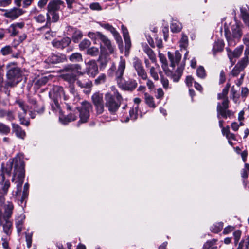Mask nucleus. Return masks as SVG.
Returning a JSON list of instances; mask_svg holds the SVG:
<instances>
[{"instance_id": "obj_1", "label": "nucleus", "mask_w": 249, "mask_h": 249, "mask_svg": "<svg viewBox=\"0 0 249 249\" xmlns=\"http://www.w3.org/2000/svg\"><path fill=\"white\" fill-rule=\"evenodd\" d=\"M125 67V60L123 56H121L117 68H116L115 63H113L108 70V74L110 77H115V80L118 87L122 90L132 91L136 88L138 84L135 79H129L128 80L124 79L123 76Z\"/></svg>"}, {"instance_id": "obj_2", "label": "nucleus", "mask_w": 249, "mask_h": 249, "mask_svg": "<svg viewBox=\"0 0 249 249\" xmlns=\"http://www.w3.org/2000/svg\"><path fill=\"white\" fill-rule=\"evenodd\" d=\"M16 159L17 160H23L22 155L18 154L13 159L9 160L6 166L4 163L1 164L0 170V207L4 204L5 201V196L7 194L10 187L11 183L9 178L11 176L12 170H14L16 165Z\"/></svg>"}, {"instance_id": "obj_3", "label": "nucleus", "mask_w": 249, "mask_h": 249, "mask_svg": "<svg viewBox=\"0 0 249 249\" xmlns=\"http://www.w3.org/2000/svg\"><path fill=\"white\" fill-rule=\"evenodd\" d=\"M16 165L13 171L12 181L17 184L16 190L12 192L13 196L17 198L21 191L22 185L25 177L24 162L23 160L16 159Z\"/></svg>"}, {"instance_id": "obj_4", "label": "nucleus", "mask_w": 249, "mask_h": 249, "mask_svg": "<svg viewBox=\"0 0 249 249\" xmlns=\"http://www.w3.org/2000/svg\"><path fill=\"white\" fill-rule=\"evenodd\" d=\"M6 76L7 81L5 83V88L12 87L16 85L21 80L22 71L20 68L14 63H10L7 66Z\"/></svg>"}, {"instance_id": "obj_5", "label": "nucleus", "mask_w": 249, "mask_h": 249, "mask_svg": "<svg viewBox=\"0 0 249 249\" xmlns=\"http://www.w3.org/2000/svg\"><path fill=\"white\" fill-rule=\"evenodd\" d=\"M105 106L108 109V111L111 114H115L119 108L122 97L118 91H115L114 94L112 95L107 93L105 95Z\"/></svg>"}, {"instance_id": "obj_6", "label": "nucleus", "mask_w": 249, "mask_h": 249, "mask_svg": "<svg viewBox=\"0 0 249 249\" xmlns=\"http://www.w3.org/2000/svg\"><path fill=\"white\" fill-rule=\"evenodd\" d=\"M230 85L227 84L226 87L223 89L222 92L218 94V99H223V101L221 104L218 103L217 107V117L220 119V116L223 118H227L230 116V112L228 109V100L226 97L228 92Z\"/></svg>"}, {"instance_id": "obj_7", "label": "nucleus", "mask_w": 249, "mask_h": 249, "mask_svg": "<svg viewBox=\"0 0 249 249\" xmlns=\"http://www.w3.org/2000/svg\"><path fill=\"white\" fill-rule=\"evenodd\" d=\"M238 247L237 249H249V235L246 234H242L240 230L234 229V243L239 242Z\"/></svg>"}, {"instance_id": "obj_8", "label": "nucleus", "mask_w": 249, "mask_h": 249, "mask_svg": "<svg viewBox=\"0 0 249 249\" xmlns=\"http://www.w3.org/2000/svg\"><path fill=\"white\" fill-rule=\"evenodd\" d=\"M92 109V106L89 102L84 101L81 103V107L78 108L79 116L82 122H86L89 117V112Z\"/></svg>"}, {"instance_id": "obj_9", "label": "nucleus", "mask_w": 249, "mask_h": 249, "mask_svg": "<svg viewBox=\"0 0 249 249\" xmlns=\"http://www.w3.org/2000/svg\"><path fill=\"white\" fill-rule=\"evenodd\" d=\"M132 65L138 76L143 80H146L147 74L142 61L138 57H135L133 59Z\"/></svg>"}, {"instance_id": "obj_10", "label": "nucleus", "mask_w": 249, "mask_h": 249, "mask_svg": "<svg viewBox=\"0 0 249 249\" xmlns=\"http://www.w3.org/2000/svg\"><path fill=\"white\" fill-rule=\"evenodd\" d=\"M2 11L5 12L3 14L4 17L10 18L12 20L17 18L24 13V11L22 9L16 7L7 10L2 9Z\"/></svg>"}, {"instance_id": "obj_11", "label": "nucleus", "mask_w": 249, "mask_h": 249, "mask_svg": "<svg viewBox=\"0 0 249 249\" xmlns=\"http://www.w3.org/2000/svg\"><path fill=\"white\" fill-rule=\"evenodd\" d=\"M0 224L2 226L3 231L8 236H9L12 231L13 223L9 219L2 218V210L0 207Z\"/></svg>"}, {"instance_id": "obj_12", "label": "nucleus", "mask_w": 249, "mask_h": 249, "mask_svg": "<svg viewBox=\"0 0 249 249\" xmlns=\"http://www.w3.org/2000/svg\"><path fill=\"white\" fill-rule=\"evenodd\" d=\"M86 72L89 76L94 77L98 73V68L96 61L94 60L86 62Z\"/></svg>"}, {"instance_id": "obj_13", "label": "nucleus", "mask_w": 249, "mask_h": 249, "mask_svg": "<svg viewBox=\"0 0 249 249\" xmlns=\"http://www.w3.org/2000/svg\"><path fill=\"white\" fill-rule=\"evenodd\" d=\"M88 36L95 41V43H101L103 45L110 40L106 36L99 32H89Z\"/></svg>"}, {"instance_id": "obj_14", "label": "nucleus", "mask_w": 249, "mask_h": 249, "mask_svg": "<svg viewBox=\"0 0 249 249\" xmlns=\"http://www.w3.org/2000/svg\"><path fill=\"white\" fill-rule=\"evenodd\" d=\"M71 42V39L68 37H65L60 40L55 39L52 41L53 47L58 49H63L69 45Z\"/></svg>"}, {"instance_id": "obj_15", "label": "nucleus", "mask_w": 249, "mask_h": 249, "mask_svg": "<svg viewBox=\"0 0 249 249\" xmlns=\"http://www.w3.org/2000/svg\"><path fill=\"white\" fill-rule=\"evenodd\" d=\"M50 95H53L56 100H58L62 98H63L65 100L67 99L63 87L59 86H55L53 88L50 92Z\"/></svg>"}, {"instance_id": "obj_16", "label": "nucleus", "mask_w": 249, "mask_h": 249, "mask_svg": "<svg viewBox=\"0 0 249 249\" xmlns=\"http://www.w3.org/2000/svg\"><path fill=\"white\" fill-rule=\"evenodd\" d=\"M224 31L225 35L227 41L228 43L229 46L232 45L233 42V25L231 24V23H230L228 24L226 23L224 25Z\"/></svg>"}, {"instance_id": "obj_17", "label": "nucleus", "mask_w": 249, "mask_h": 249, "mask_svg": "<svg viewBox=\"0 0 249 249\" xmlns=\"http://www.w3.org/2000/svg\"><path fill=\"white\" fill-rule=\"evenodd\" d=\"M184 65V64L183 66H181L178 67L174 72L168 69L165 73L168 76L171 77L174 82H178L182 75Z\"/></svg>"}, {"instance_id": "obj_18", "label": "nucleus", "mask_w": 249, "mask_h": 249, "mask_svg": "<svg viewBox=\"0 0 249 249\" xmlns=\"http://www.w3.org/2000/svg\"><path fill=\"white\" fill-rule=\"evenodd\" d=\"M81 70V67L79 64H73L65 66L62 70V71L63 72L74 74V75L76 76V73H79V74L81 75L82 74V72H79V71Z\"/></svg>"}, {"instance_id": "obj_19", "label": "nucleus", "mask_w": 249, "mask_h": 249, "mask_svg": "<svg viewBox=\"0 0 249 249\" xmlns=\"http://www.w3.org/2000/svg\"><path fill=\"white\" fill-rule=\"evenodd\" d=\"M241 175L244 188H249V164L245 163L244 168L241 170Z\"/></svg>"}, {"instance_id": "obj_20", "label": "nucleus", "mask_w": 249, "mask_h": 249, "mask_svg": "<svg viewBox=\"0 0 249 249\" xmlns=\"http://www.w3.org/2000/svg\"><path fill=\"white\" fill-rule=\"evenodd\" d=\"M168 58L170 61V66L173 69L175 67L176 64H178L181 58V54L179 51L177 50L175 53H171L170 52H168Z\"/></svg>"}, {"instance_id": "obj_21", "label": "nucleus", "mask_w": 249, "mask_h": 249, "mask_svg": "<svg viewBox=\"0 0 249 249\" xmlns=\"http://www.w3.org/2000/svg\"><path fill=\"white\" fill-rule=\"evenodd\" d=\"M63 58L58 54L52 53L43 62V65L46 68H49V65L59 63L62 61Z\"/></svg>"}, {"instance_id": "obj_22", "label": "nucleus", "mask_w": 249, "mask_h": 249, "mask_svg": "<svg viewBox=\"0 0 249 249\" xmlns=\"http://www.w3.org/2000/svg\"><path fill=\"white\" fill-rule=\"evenodd\" d=\"M64 2L61 0H52L47 5V11L58 12L61 5H63Z\"/></svg>"}, {"instance_id": "obj_23", "label": "nucleus", "mask_w": 249, "mask_h": 249, "mask_svg": "<svg viewBox=\"0 0 249 249\" xmlns=\"http://www.w3.org/2000/svg\"><path fill=\"white\" fill-rule=\"evenodd\" d=\"M0 118H5L7 121L12 122L15 118L14 111L10 109L0 108Z\"/></svg>"}, {"instance_id": "obj_24", "label": "nucleus", "mask_w": 249, "mask_h": 249, "mask_svg": "<svg viewBox=\"0 0 249 249\" xmlns=\"http://www.w3.org/2000/svg\"><path fill=\"white\" fill-rule=\"evenodd\" d=\"M249 64V56H244L234 67V76H236L235 71L240 72L243 71Z\"/></svg>"}, {"instance_id": "obj_25", "label": "nucleus", "mask_w": 249, "mask_h": 249, "mask_svg": "<svg viewBox=\"0 0 249 249\" xmlns=\"http://www.w3.org/2000/svg\"><path fill=\"white\" fill-rule=\"evenodd\" d=\"M77 85L81 88H85L84 92L86 94H89L90 92L92 86V82L89 80L86 81H83L80 79H77L76 81Z\"/></svg>"}, {"instance_id": "obj_26", "label": "nucleus", "mask_w": 249, "mask_h": 249, "mask_svg": "<svg viewBox=\"0 0 249 249\" xmlns=\"http://www.w3.org/2000/svg\"><path fill=\"white\" fill-rule=\"evenodd\" d=\"M13 209L14 205L13 203L11 202H7L4 206V213L3 214L2 213V218L9 219L12 215Z\"/></svg>"}, {"instance_id": "obj_27", "label": "nucleus", "mask_w": 249, "mask_h": 249, "mask_svg": "<svg viewBox=\"0 0 249 249\" xmlns=\"http://www.w3.org/2000/svg\"><path fill=\"white\" fill-rule=\"evenodd\" d=\"M12 132L14 133L16 136L21 139H24L26 133L24 130H22L21 127L18 124L13 123L12 124Z\"/></svg>"}, {"instance_id": "obj_28", "label": "nucleus", "mask_w": 249, "mask_h": 249, "mask_svg": "<svg viewBox=\"0 0 249 249\" xmlns=\"http://www.w3.org/2000/svg\"><path fill=\"white\" fill-rule=\"evenodd\" d=\"M219 126L222 128V132L223 135L226 136L227 139L228 140L229 143L231 146L233 145L232 140L233 139V135L231 133H229V127L227 126L226 128L223 127V121L219 120Z\"/></svg>"}, {"instance_id": "obj_29", "label": "nucleus", "mask_w": 249, "mask_h": 249, "mask_svg": "<svg viewBox=\"0 0 249 249\" xmlns=\"http://www.w3.org/2000/svg\"><path fill=\"white\" fill-rule=\"evenodd\" d=\"M28 102L33 106L34 109L39 114H42L44 111V106L43 105L40 106L38 105L36 100L33 97L28 98Z\"/></svg>"}, {"instance_id": "obj_30", "label": "nucleus", "mask_w": 249, "mask_h": 249, "mask_svg": "<svg viewBox=\"0 0 249 249\" xmlns=\"http://www.w3.org/2000/svg\"><path fill=\"white\" fill-rule=\"evenodd\" d=\"M25 216L21 214L15 219V226L17 229V232L19 234L23 230L24 227V222Z\"/></svg>"}, {"instance_id": "obj_31", "label": "nucleus", "mask_w": 249, "mask_h": 249, "mask_svg": "<svg viewBox=\"0 0 249 249\" xmlns=\"http://www.w3.org/2000/svg\"><path fill=\"white\" fill-rule=\"evenodd\" d=\"M100 48L101 51H102L103 49H105L106 53L107 54H112L114 51V47L112 45L110 40L103 45L100 43Z\"/></svg>"}, {"instance_id": "obj_32", "label": "nucleus", "mask_w": 249, "mask_h": 249, "mask_svg": "<svg viewBox=\"0 0 249 249\" xmlns=\"http://www.w3.org/2000/svg\"><path fill=\"white\" fill-rule=\"evenodd\" d=\"M77 118V116L72 114L70 113L66 116L59 117L60 122L64 124H67L69 123L75 121Z\"/></svg>"}, {"instance_id": "obj_33", "label": "nucleus", "mask_w": 249, "mask_h": 249, "mask_svg": "<svg viewBox=\"0 0 249 249\" xmlns=\"http://www.w3.org/2000/svg\"><path fill=\"white\" fill-rule=\"evenodd\" d=\"M92 101L94 105L104 103L103 95L99 92L94 93L91 97Z\"/></svg>"}, {"instance_id": "obj_34", "label": "nucleus", "mask_w": 249, "mask_h": 249, "mask_svg": "<svg viewBox=\"0 0 249 249\" xmlns=\"http://www.w3.org/2000/svg\"><path fill=\"white\" fill-rule=\"evenodd\" d=\"M182 28L181 24L176 20H173L170 25L171 31L173 33L179 32Z\"/></svg>"}, {"instance_id": "obj_35", "label": "nucleus", "mask_w": 249, "mask_h": 249, "mask_svg": "<svg viewBox=\"0 0 249 249\" xmlns=\"http://www.w3.org/2000/svg\"><path fill=\"white\" fill-rule=\"evenodd\" d=\"M143 50L144 53L147 54L149 57V58L152 61V62H155L156 61V57L153 51L150 49L147 45L143 47Z\"/></svg>"}, {"instance_id": "obj_36", "label": "nucleus", "mask_w": 249, "mask_h": 249, "mask_svg": "<svg viewBox=\"0 0 249 249\" xmlns=\"http://www.w3.org/2000/svg\"><path fill=\"white\" fill-rule=\"evenodd\" d=\"M235 22L236 29L234 28V38H240L242 35V28L243 25L240 22H238L234 19Z\"/></svg>"}, {"instance_id": "obj_37", "label": "nucleus", "mask_w": 249, "mask_h": 249, "mask_svg": "<svg viewBox=\"0 0 249 249\" xmlns=\"http://www.w3.org/2000/svg\"><path fill=\"white\" fill-rule=\"evenodd\" d=\"M216 242L217 240L214 239L207 241L204 244L203 249H217Z\"/></svg>"}, {"instance_id": "obj_38", "label": "nucleus", "mask_w": 249, "mask_h": 249, "mask_svg": "<svg viewBox=\"0 0 249 249\" xmlns=\"http://www.w3.org/2000/svg\"><path fill=\"white\" fill-rule=\"evenodd\" d=\"M159 57L160 62L162 63L161 67L164 71L165 72L169 69L167 59L163 54L160 53H159Z\"/></svg>"}, {"instance_id": "obj_39", "label": "nucleus", "mask_w": 249, "mask_h": 249, "mask_svg": "<svg viewBox=\"0 0 249 249\" xmlns=\"http://www.w3.org/2000/svg\"><path fill=\"white\" fill-rule=\"evenodd\" d=\"M224 48V43L221 40H218L215 42L213 46V53L215 55L217 52H220Z\"/></svg>"}, {"instance_id": "obj_40", "label": "nucleus", "mask_w": 249, "mask_h": 249, "mask_svg": "<svg viewBox=\"0 0 249 249\" xmlns=\"http://www.w3.org/2000/svg\"><path fill=\"white\" fill-rule=\"evenodd\" d=\"M69 59L72 62H81L83 59L82 54L79 53H73L69 56Z\"/></svg>"}, {"instance_id": "obj_41", "label": "nucleus", "mask_w": 249, "mask_h": 249, "mask_svg": "<svg viewBox=\"0 0 249 249\" xmlns=\"http://www.w3.org/2000/svg\"><path fill=\"white\" fill-rule=\"evenodd\" d=\"M82 32L77 29H75L72 36V40L74 43H78L79 41L82 38Z\"/></svg>"}, {"instance_id": "obj_42", "label": "nucleus", "mask_w": 249, "mask_h": 249, "mask_svg": "<svg viewBox=\"0 0 249 249\" xmlns=\"http://www.w3.org/2000/svg\"><path fill=\"white\" fill-rule=\"evenodd\" d=\"M181 38L180 40V47L181 50L184 49V50L187 47L188 45V38L187 36L184 33H182Z\"/></svg>"}, {"instance_id": "obj_43", "label": "nucleus", "mask_w": 249, "mask_h": 249, "mask_svg": "<svg viewBox=\"0 0 249 249\" xmlns=\"http://www.w3.org/2000/svg\"><path fill=\"white\" fill-rule=\"evenodd\" d=\"M144 97L146 103L151 107L155 108L156 107L154 101V98L150 96L148 93H145L144 94Z\"/></svg>"}, {"instance_id": "obj_44", "label": "nucleus", "mask_w": 249, "mask_h": 249, "mask_svg": "<svg viewBox=\"0 0 249 249\" xmlns=\"http://www.w3.org/2000/svg\"><path fill=\"white\" fill-rule=\"evenodd\" d=\"M62 77L66 81L70 83L73 82L76 80V75L74 74H70L66 72H63L62 74Z\"/></svg>"}, {"instance_id": "obj_45", "label": "nucleus", "mask_w": 249, "mask_h": 249, "mask_svg": "<svg viewBox=\"0 0 249 249\" xmlns=\"http://www.w3.org/2000/svg\"><path fill=\"white\" fill-rule=\"evenodd\" d=\"M46 22L44 26L37 29L38 30H45L46 28H48L49 27L52 22V18L51 15L49 14V12L47 11L46 14Z\"/></svg>"}, {"instance_id": "obj_46", "label": "nucleus", "mask_w": 249, "mask_h": 249, "mask_svg": "<svg viewBox=\"0 0 249 249\" xmlns=\"http://www.w3.org/2000/svg\"><path fill=\"white\" fill-rule=\"evenodd\" d=\"M10 132V128L5 124L0 122V133L7 135Z\"/></svg>"}, {"instance_id": "obj_47", "label": "nucleus", "mask_w": 249, "mask_h": 249, "mask_svg": "<svg viewBox=\"0 0 249 249\" xmlns=\"http://www.w3.org/2000/svg\"><path fill=\"white\" fill-rule=\"evenodd\" d=\"M223 227V223L222 222H219L211 227V231L213 233H217L221 231Z\"/></svg>"}, {"instance_id": "obj_48", "label": "nucleus", "mask_w": 249, "mask_h": 249, "mask_svg": "<svg viewBox=\"0 0 249 249\" xmlns=\"http://www.w3.org/2000/svg\"><path fill=\"white\" fill-rule=\"evenodd\" d=\"M99 53V49L97 47H92L87 49V54L92 56L98 55Z\"/></svg>"}, {"instance_id": "obj_49", "label": "nucleus", "mask_w": 249, "mask_h": 249, "mask_svg": "<svg viewBox=\"0 0 249 249\" xmlns=\"http://www.w3.org/2000/svg\"><path fill=\"white\" fill-rule=\"evenodd\" d=\"M33 19L35 21L39 23H44L46 21V17L45 15L42 14L34 16Z\"/></svg>"}, {"instance_id": "obj_50", "label": "nucleus", "mask_w": 249, "mask_h": 249, "mask_svg": "<svg viewBox=\"0 0 249 249\" xmlns=\"http://www.w3.org/2000/svg\"><path fill=\"white\" fill-rule=\"evenodd\" d=\"M16 104L18 105L19 107L23 110L24 115H26L27 107H28L25 105L24 101L21 100H18L16 101Z\"/></svg>"}, {"instance_id": "obj_51", "label": "nucleus", "mask_w": 249, "mask_h": 249, "mask_svg": "<svg viewBox=\"0 0 249 249\" xmlns=\"http://www.w3.org/2000/svg\"><path fill=\"white\" fill-rule=\"evenodd\" d=\"M138 106L133 107L129 110V117L131 120H135L137 118Z\"/></svg>"}, {"instance_id": "obj_52", "label": "nucleus", "mask_w": 249, "mask_h": 249, "mask_svg": "<svg viewBox=\"0 0 249 249\" xmlns=\"http://www.w3.org/2000/svg\"><path fill=\"white\" fill-rule=\"evenodd\" d=\"M90 44L91 42L89 40L85 39L83 40L79 44V48L81 50H83L89 48Z\"/></svg>"}, {"instance_id": "obj_53", "label": "nucleus", "mask_w": 249, "mask_h": 249, "mask_svg": "<svg viewBox=\"0 0 249 249\" xmlns=\"http://www.w3.org/2000/svg\"><path fill=\"white\" fill-rule=\"evenodd\" d=\"M49 12V14L51 15L52 18V22L55 23L57 22L59 19V14L58 12L47 11Z\"/></svg>"}, {"instance_id": "obj_54", "label": "nucleus", "mask_w": 249, "mask_h": 249, "mask_svg": "<svg viewBox=\"0 0 249 249\" xmlns=\"http://www.w3.org/2000/svg\"><path fill=\"white\" fill-rule=\"evenodd\" d=\"M99 25L104 29L110 31L113 34L116 31V29L111 25L106 23H99Z\"/></svg>"}, {"instance_id": "obj_55", "label": "nucleus", "mask_w": 249, "mask_h": 249, "mask_svg": "<svg viewBox=\"0 0 249 249\" xmlns=\"http://www.w3.org/2000/svg\"><path fill=\"white\" fill-rule=\"evenodd\" d=\"M196 73L197 75L201 78H204L206 77L205 70L202 66H199L197 69Z\"/></svg>"}, {"instance_id": "obj_56", "label": "nucleus", "mask_w": 249, "mask_h": 249, "mask_svg": "<svg viewBox=\"0 0 249 249\" xmlns=\"http://www.w3.org/2000/svg\"><path fill=\"white\" fill-rule=\"evenodd\" d=\"M26 115H24L23 113L18 114V116L19 119L20 123L21 124L24 125L25 126H28L29 125V121L27 120H26L24 118Z\"/></svg>"}, {"instance_id": "obj_57", "label": "nucleus", "mask_w": 249, "mask_h": 249, "mask_svg": "<svg viewBox=\"0 0 249 249\" xmlns=\"http://www.w3.org/2000/svg\"><path fill=\"white\" fill-rule=\"evenodd\" d=\"M106 79V75L105 74L100 75L95 80V84L99 85L105 82Z\"/></svg>"}, {"instance_id": "obj_58", "label": "nucleus", "mask_w": 249, "mask_h": 249, "mask_svg": "<svg viewBox=\"0 0 249 249\" xmlns=\"http://www.w3.org/2000/svg\"><path fill=\"white\" fill-rule=\"evenodd\" d=\"M40 31H45L44 36L45 39H46L47 40H50L51 38L53 36V33L51 31L49 27H48V28H46L45 30Z\"/></svg>"}, {"instance_id": "obj_59", "label": "nucleus", "mask_w": 249, "mask_h": 249, "mask_svg": "<svg viewBox=\"0 0 249 249\" xmlns=\"http://www.w3.org/2000/svg\"><path fill=\"white\" fill-rule=\"evenodd\" d=\"M243 49L244 46L243 45L239 46L235 49H234V58L239 57L242 53Z\"/></svg>"}, {"instance_id": "obj_60", "label": "nucleus", "mask_w": 249, "mask_h": 249, "mask_svg": "<svg viewBox=\"0 0 249 249\" xmlns=\"http://www.w3.org/2000/svg\"><path fill=\"white\" fill-rule=\"evenodd\" d=\"M70 91L73 95V96L75 98V100L76 101H78L80 99L79 95L75 90V88L72 85H70L69 87Z\"/></svg>"}, {"instance_id": "obj_61", "label": "nucleus", "mask_w": 249, "mask_h": 249, "mask_svg": "<svg viewBox=\"0 0 249 249\" xmlns=\"http://www.w3.org/2000/svg\"><path fill=\"white\" fill-rule=\"evenodd\" d=\"M94 106L97 114H101L103 113L104 110V103L94 105Z\"/></svg>"}, {"instance_id": "obj_62", "label": "nucleus", "mask_w": 249, "mask_h": 249, "mask_svg": "<svg viewBox=\"0 0 249 249\" xmlns=\"http://www.w3.org/2000/svg\"><path fill=\"white\" fill-rule=\"evenodd\" d=\"M8 32L11 34V36H15L18 33V31L13 24H11L8 28Z\"/></svg>"}, {"instance_id": "obj_63", "label": "nucleus", "mask_w": 249, "mask_h": 249, "mask_svg": "<svg viewBox=\"0 0 249 249\" xmlns=\"http://www.w3.org/2000/svg\"><path fill=\"white\" fill-rule=\"evenodd\" d=\"M0 52L3 55H8L12 52L11 48L10 46H6L1 48Z\"/></svg>"}, {"instance_id": "obj_64", "label": "nucleus", "mask_w": 249, "mask_h": 249, "mask_svg": "<svg viewBox=\"0 0 249 249\" xmlns=\"http://www.w3.org/2000/svg\"><path fill=\"white\" fill-rule=\"evenodd\" d=\"M25 238L27 243V246L28 248H29L32 245V234L30 233H26Z\"/></svg>"}]
</instances>
